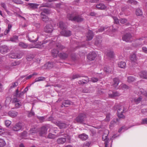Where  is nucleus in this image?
I'll use <instances>...</instances> for the list:
<instances>
[{
    "instance_id": "1",
    "label": "nucleus",
    "mask_w": 147,
    "mask_h": 147,
    "mask_svg": "<svg viewBox=\"0 0 147 147\" xmlns=\"http://www.w3.org/2000/svg\"><path fill=\"white\" fill-rule=\"evenodd\" d=\"M59 26L60 28L63 30L61 32V34L62 35L65 36H68L71 35V32L69 30H63L66 28L67 26L62 22H59Z\"/></svg>"
},
{
    "instance_id": "2",
    "label": "nucleus",
    "mask_w": 147,
    "mask_h": 147,
    "mask_svg": "<svg viewBox=\"0 0 147 147\" xmlns=\"http://www.w3.org/2000/svg\"><path fill=\"white\" fill-rule=\"evenodd\" d=\"M67 18L69 20L78 22H82L83 20V19L80 16H74L73 15L69 14L67 15Z\"/></svg>"
},
{
    "instance_id": "3",
    "label": "nucleus",
    "mask_w": 147,
    "mask_h": 147,
    "mask_svg": "<svg viewBox=\"0 0 147 147\" xmlns=\"http://www.w3.org/2000/svg\"><path fill=\"white\" fill-rule=\"evenodd\" d=\"M86 117V115L85 114H80L76 117L74 121V122L75 123H83L85 121V118Z\"/></svg>"
},
{
    "instance_id": "4",
    "label": "nucleus",
    "mask_w": 147,
    "mask_h": 147,
    "mask_svg": "<svg viewBox=\"0 0 147 147\" xmlns=\"http://www.w3.org/2000/svg\"><path fill=\"white\" fill-rule=\"evenodd\" d=\"M54 129L51 128L49 130V134L47 136V138L49 139H54L57 137L60 136L61 135L60 134H57V135H55L52 134L51 132H53L55 133H56V130L55 129Z\"/></svg>"
},
{
    "instance_id": "5",
    "label": "nucleus",
    "mask_w": 147,
    "mask_h": 147,
    "mask_svg": "<svg viewBox=\"0 0 147 147\" xmlns=\"http://www.w3.org/2000/svg\"><path fill=\"white\" fill-rule=\"evenodd\" d=\"M48 128L45 126L41 127L40 129L39 134L40 136H45L47 133Z\"/></svg>"
},
{
    "instance_id": "6",
    "label": "nucleus",
    "mask_w": 147,
    "mask_h": 147,
    "mask_svg": "<svg viewBox=\"0 0 147 147\" xmlns=\"http://www.w3.org/2000/svg\"><path fill=\"white\" fill-rule=\"evenodd\" d=\"M50 13L49 11L47 9H44L43 12H42L41 13V18L42 20L45 22H46L48 20V18L46 16L45 13L48 14Z\"/></svg>"
},
{
    "instance_id": "7",
    "label": "nucleus",
    "mask_w": 147,
    "mask_h": 147,
    "mask_svg": "<svg viewBox=\"0 0 147 147\" xmlns=\"http://www.w3.org/2000/svg\"><path fill=\"white\" fill-rule=\"evenodd\" d=\"M145 38L144 37H142L137 40L136 42L137 45L136 46L141 47L144 44H147V42L145 40Z\"/></svg>"
},
{
    "instance_id": "8",
    "label": "nucleus",
    "mask_w": 147,
    "mask_h": 147,
    "mask_svg": "<svg viewBox=\"0 0 147 147\" xmlns=\"http://www.w3.org/2000/svg\"><path fill=\"white\" fill-rule=\"evenodd\" d=\"M145 38L144 37H142L137 40L136 42L137 45L136 46L141 47L144 44H147V42L145 40Z\"/></svg>"
},
{
    "instance_id": "9",
    "label": "nucleus",
    "mask_w": 147,
    "mask_h": 147,
    "mask_svg": "<svg viewBox=\"0 0 147 147\" xmlns=\"http://www.w3.org/2000/svg\"><path fill=\"white\" fill-rule=\"evenodd\" d=\"M124 111V107L123 106H121L117 110V116L119 118H124V116L123 114Z\"/></svg>"
},
{
    "instance_id": "10",
    "label": "nucleus",
    "mask_w": 147,
    "mask_h": 147,
    "mask_svg": "<svg viewBox=\"0 0 147 147\" xmlns=\"http://www.w3.org/2000/svg\"><path fill=\"white\" fill-rule=\"evenodd\" d=\"M105 132L106 134H104L102 136V140H103L105 141V147H108V139H107L108 134L109 133V131L108 130H106Z\"/></svg>"
},
{
    "instance_id": "11",
    "label": "nucleus",
    "mask_w": 147,
    "mask_h": 147,
    "mask_svg": "<svg viewBox=\"0 0 147 147\" xmlns=\"http://www.w3.org/2000/svg\"><path fill=\"white\" fill-rule=\"evenodd\" d=\"M131 37L132 36L130 33H127L123 36L122 39L123 41L128 42L131 41Z\"/></svg>"
},
{
    "instance_id": "12",
    "label": "nucleus",
    "mask_w": 147,
    "mask_h": 147,
    "mask_svg": "<svg viewBox=\"0 0 147 147\" xmlns=\"http://www.w3.org/2000/svg\"><path fill=\"white\" fill-rule=\"evenodd\" d=\"M96 56V54L94 52L90 53L87 56V58L89 60L92 61L94 59Z\"/></svg>"
},
{
    "instance_id": "13",
    "label": "nucleus",
    "mask_w": 147,
    "mask_h": 147,
    "mask_svg": "<svg viewBox=\"0 0 147 147\" xmlns=\"http://www.w3.org/2000/svg\"><path fill=\"white\" fill-rule=\"evenodd\" d=\"M53 30V27L52 25H47L45 28V31L48 33H51Z\"/></svg>"
},
{
    "instance_id": "14",
    "label": "nucleus",
    "mask_w": 147,
    "mask_h": 147,
    "mask_svg": "<svg viewBox=\"0 0 147 147\" xmlns=\"http://www.w3.org/2000/svg\"><path fill=\"white\" fill-rule=\"evenodd\" d=\"M9 51L8 47L5 45L2 46L0 49L1 53L3 54H5Z\"/></svg>"
},
{
    "instance_id": "15",
    "label": "nucleus",
    "mask_w": 147,
    "mask_h": 147,
    "mask_svg": "<svg viewBox=\"0 0 147 147\" xmlns=\"http://www.w3.org/2000/svg\"><path fill=\"white\" fill-rule=\"evenodd\" d=\"M22 127L21 123H17L13 127L12 130L15 131H18L21 129Z\"/></svg>"
},
{
    "instance_id": "16",
    "label": "nucleus",
    "mask_w": 147,
    "mask_h": 147,
    "mask_svg": "<svg viewBox=\"0 0 147 147\" xmlns=\"http://www.w3.org/2000/svg\"><path fill=\"white\" fill-rule=\"evenodd\" d=\"M56 124L59 127L60 129L65 128L68 125H67L62 122L59 121L56 122Z\"/></svg>"
},
{
    "instance_id": "17",
    "label": "nucleus",
    "mask_w": 147,
    "mask_h": 147,
    "mask_svg": "<svg viewBox=\"0 0 147 147\" xmlns=\"http://www.w3.org/2000/svg\"><path fill=\"white\" fill-rule=\"evenodd\" d=\"M109 97L113 98L115 96H119L120 95V94L117 92H113L111 91H110L108 93Z\"/></svg>"
},
{
    "instance_id": "18",
    "label": "nucleus",
    "mask_w": 147,
    "mask_h": 147,
    "mask_svg": "<svg viewBox=\"0 0 147 147\" xmlns=\"http://www.w3.org/2000/svg\"><path fill=\"white\" fill-rule=\"evenodd\" d=\"M93 34L91 30H89L87 35V39L88 40H90L92 39Z\"/></svg>"
},
{
    "instance_id": "19",
    "label": "nucleus",
    "mask_w": 147,
    "mask_h": 147,
    "mask_svg": "<svg viewBox=\"0 0 147 147\" xmlns=\"http://www.w3.org/2000/svg\"><path fill=\"white\" fill-rule=\"evenodd\" d=\"M46 43V41H44L40 44H36L33 46L31 48H35L38 49L41 48L44 46V44Z\"/></svg>"
},
{
    "instance_id": "20",
    "label": "nucleus",
    "mask_w": 147,
    "mask_h": 147,
    "mask_svg": "<svg viewBox=\"0 0 147 147\" xmlns=\"http://www.w3.org/2000/svg\"><path fill=\"white\" fill-rule=\"evenodd\" d=\"M139 75L141 78L147 79V73L146 71H144L141 72L139 73Z\"/></svg>"
},
{
    "instance_id": "21",
    "label": "nucleus",
    "mask_w": 147,
    "mask_h": 147,
    "mask_svg": "<svg viewBox=\"0 0 147 147\" xmlns=\"http://www.w3.org/2000/svg\"><path fill=\"white\" fill-rule=\"evenodd\" d=\"M142 99V96H140L138 98H136L132 99L131 101L132 102L135 103L137 104L140 102Z\"/></svg>"
},
{
    "instance_id": "22",
    "label": "nucleus",
    "mask_w": 147,
    "mask_h": 147,
    "mask_svg": "<svg viewBox=\"0 0 147 147\" xmlns=\"http://www.w3.org/2000/svg\"><path fill=\"white\" fill-rule=\"evenodd\" d=\"M138 94H141L145 96H147V91H145L143 88H138Z\"/></svg>"
},
{
    "instance_id": "23",
    "label": "nucleus",
    "mask_w": 147,
    "mask_h": 147,
    "mask_svg": "<svg viewBox=\"0 0 147 147\" xmlns=\"http://www.w3.org/2000/svg\"><path fill=\"white\" fill-rule=\"evenodd\" d=\"M66 141V139L65 138H61L58 139L57 141L58 144H63Z\"/></svg>"
},
{
    "instance_id": "24",
    "label": "nucleus",
    "mask_w": 147,
    "mask_h": 147,
    "mask_svg": "<svg viewBox=\"0 0 147 147\" xmlns=\"http://www.w3.org/2000/svg\"><path fill=\"white\" fill-rule=\"evenodd\" d=\"M8 114L9 115L10 117H14L17 115L18 113L17 112L12 111H9Z\"/></svg>"
},
{
    "instance_id": "25",
    "label": "nucleus",
    "mask_w": 147,
    "mask_h": 147,
    "mask_svg": "<svg viewBox=\"0 0 147 147\" xmlns=\"http://www.w3.org/2000/svg\"><path fill=\"white\" fill-rule=\"evenodd\" d=\"M73 103L69 100H65L64 101L62 104V107H67L68 105H72Z\"/></svg>"
},
{
    "instance_id": "26",
    "label": "nucleus",
    "mask_w": 147,
    "mask_h": 147,
    "mask_svg": "<svg viewBox=\"0 0 147 147\" xmlns=\"http://www.w3.org/2000/svg\"><path fill=\"white\" fill-rule=\"evenodd\" d=\"M113 81L114 83L113 84V86L115 88H116L118 85V84L119 83V80L117 78H115L113 79Z\"/></svg>"
},
{
    "instance_id": "27",
    "label": "nucleus",
    "mask_w": 147,
    "mask_h": 147,
    "mask_svg": "<svg viewBox=\"0 0 147 147\" xmlns=\"http://www.w3.org/2000/svg\"><path fill=\"white\" fill-rule=\"evenodd\" d=\"M79 138L82 140H86L88 138V136L84 134L79 135Z\"/></svg>"
},
{
    "instance_id": "28",
    "label": "nucleus",
    "mask_w": 147,
    "mask_h": 147,
    "mask_svg": "<svg viewBox=\"0 0 147 147\" xmlns=\"http://www.w3.org/2000/svg\"><path fill=\"white\" fill-rule=\"evenodd\" d=\"M89 80L88 78H86L85 79H83L82 80H80L78 81V83L79 84H83L86 83L88 82Z\"/></svg>"
},
{
    "instance_id": "29",
    "label": "nucleus",
    "mask_w": 147,
    "mask_h": 147,
    "mask_svg": "<svg viewBox=\"0 0 147 147\" xmlns=\"http://www.w3.org/2000/svg\"><path fill=\"white\" fill-rule=\"evenodd\" d=\"M1 6L4 9V10L6 11V12L8 14L10 15H11V13H10L7 10V7L5 4L4 3H1L0 4Z\"/></svg>"
},
{
    "instance_id": "30",
    "label": "nucleus",
    "mask_w": 147,
    "mask_h": 147,
    "mask_svg": "<svg viewBox=\"0 0 147 147\" xmlns=\"http://www.w3.org/2000/svg\"><path fill=\"white\" fill-rule=\"evenodd\" d=\"M96 7L99 9H104L106 8V6L103 4L100 3L96 5Z\"/></svg>"
},
{
    "instance_id": "31",
    "label": "nucleus",
    "mask_w": 147,
    "mask_h": 147,
    "mask_svg": "<svg viewBox=\"0 0 147 147\" xmlns=\"http://www.w3.org/2000/svg\"><path fill=\"white\" fill-rule=\"evenodd\" d=\"M14 101L15 102V106L16 108L19 107L21 105L20 102L16 98L14 99Z\"/></svg>"
},
{
    "instance_id": "32",
    "label": "nucleus",
    "mask_w": 147,
    "mask_h": 147,
    "mask_svg": "<svg viewBox=\"0 0 147 147\" xmlns=\"http://www.w3.org/2000/svg\"><path fill=\"white\" fill-rule=\"evenodd\" d=\"M119 67L123 68H124L126 66V63L124 61H121L119 62L118 64Z\"/></svg>"
},
{
    "instance_id": "33",
    "label": "nucleus",
    "mask_w": 147,
    "mask_h": 147,
    "mask_svg": "<svg viewBox=\"0 0 147 147\" xmlns=\"http://www.w3.org/2000/svg\"><path fill=\"white\" fill-rule=\"evenodd\" d=\"M59 57L62 59H65L68 57V55L65 53H61L59 54Z\"/></svg>"
},
{
    "instance_id": "34",
    "label": "nucleus",
    "mask_w": 147,
    "mask_h": 147,
    "mask_svg": "<svg viewBox=\"0 0 147 147\" xmlns=\"http://www.w3.org/2000/svg\"><path fill=\"white\" fill-rule=\"evenodd\" d=\"M130 59L132 62H136L137 60L136 55L135 54H132L130 56Z\"/></svg>"
},
{
    "instance_id": "35",
    "label": "nucleus",
    "mask_w": 147,
    "mask_h": 147,
    "mask_svg": "<svg viewBox=\"0 0 147 147\" xmlns=\"http://www.w3.org/2000/svg\"><path fill=\"white\" fill-rule=\"evenodd\" d=\"M59 51L58 50L56 49H54L52 51L51 53L52 56L55 57H56L58 54Z\"/></svg>"
},
{
    "instance_id": "36",
    "label": "nucleus",
    "mask_w": 147,
    "mask_h": 147,
    "mask_svg": "<svg viewBox=\"0 0 147 147\" xmlns=\"http://www.w3.org/2000/svg\"><path fill=\"white\" fill-rule=\"evenodd\" d=\"M136 80L135 78L133 76H129L127 78V82H132Z\"/></svg>"
},
{
    "instance_id": "37",
    "label": "nucleus",
    "mask_w": 147,
    "mask_h": 147,
    "mask_svg": "<svg viewBox=\"0 0 147 147\" xmlns=\"http://www.w3.org/2000/svg\"><path fill=\"white\" fill-rule=\"evenodd\" d=\"M19 89L17 88L16 90V93L15 94V96L16 97L20 96L21 95H22L24 93L23 92H22L19 94Z\"/></svg>"
},
{
    "instance_id": "38",
    "label": "nucleus",
    "mask_w": 147,
    "mask_h": 147,
    "mask_svg": "<svg viewBox=\"0 0 147 147\" xmlns=\"http://www.w3.org/2000/svg\"><path fill=\"white\" fill-rule=\"evenodd\" d=\"M12 27L11 25L10 24H8V28L4 31V34L5 35L7 34L9 32L10 29Z\"/></svg>"
},
{
    "instance_id": "39",
    "label": "nucleus",
    "mask_w": 147,
    "mask_h": 147,
    "mask_svg": "<svg viewBox=\"0 0 147 147\" xmlns=\"http://www.w3.org/2000/svg\"><path fill=\"white\" fill-rule=\"evenodd\" d=\"M18 37L17 36H14L10 39V41L12 42H16L18 40Z\"/></svg>"
},
{
    "instance_id": "40",
    "label": "nucleus",
    "mask_w": 147,
    "mask_h": 147,
    "mask_svg": "<svg viewBox=\"0 0 147 147\" xmlns=\"http://www.w3.org/2000/svg\"><path fill=\"white\" fill-rule=\"evenodd\" d=\"M28 5L30 8H36L37 6V5L36 4L34 3H29L28 4Z\"/></svg>"
},
{
    "instance_id": "41",
    "label": "nucleus",
    "mask_w": 147,
    "mask_h": 147,
    "mask_svg": "<svg viewBox=\"0 0 147 147\" xmlns=\"http://www.w3.org/2000/svg\"><path fill=\"white\" fill-rule=\"evenodd\" d=\"M19 44V46L24 49L28 47L27 44L23 42H20Z\"/></svg>"
},
{
    "instance_id": "42",
    "label": "nucleus",
    "mask_w": 147,
    "mask_h": 147,
    "mask_svg": "<svg viewBox=\"0 0 147 147\" xmlns=\"http://www.w3.org/2000/svg\"><path fill=\"white\" fill-rule=\"evenodd\" d=\"M107 55L111 58H113L114 57L113 52L112 51H110L108 52L107 54Z\"/></svg>"
},
{
    "instance_id": "43",
    "label": "nucleus",
    "mask_w": 147,
    "mask_h": 147,
    "mask_svg": "<svg viewBox=\"0 0 147 147\" xmlns=\"http://www.w3.org/2000/svg\"><path fill=\"white\" fill-rule=\"evenodd\" d=\"M5 145V142L3 139L0 138V147H3Z\"/></svg>"
},
{
    "instance_id": "44",
    "label": "nucleus",
    "mask_w": 147,
    "mask_h": 147,
    "mask_svg": "<svg viewBox=\"0 0 147 147\" xmlns=\"http://www.w3.org/2000/svg\"><path fill=\"white\" fill-rule=\"evenodd\" d=\"M9 57L12 59H16V53H11L9 55Z\"/></svg>"
},
{
    "instance_id": "45",
    "label": "nucleus",
    "mask_w": 147,
    "mask_h": 147,
    "mask_svg": "<svg viewBox=\"0 0 147 147\" xmlns=\"http://www.w3.org/2000/svg\"><path fill=\"white\" fill-rule=\"evenodd\" d=\"M136 15L140 16L142 14V12L140 9H137L136 11Z\"/></svg>"
},
{
    "instance_id": "46",
    "label": "nucleus",
    "mask_w": 147,
    "mask_h": 147,
    "mask_svg": "<svg viewBox=\"0 0 147 147\" xmlns=\"http://www.w3.org/2000/svg\"><path fill=\"white\" fill-rule=\"evenodd\" d=\"M104 71L106 73H111L112 71V70L109 67H105L104 68Z\"/></svg>"
},
{
    "instance_id": "47",
    "label": "nucleus",
    "mask_w": 147,
    "mask_h": 147,
    "mask_svg": "<svg viewBox=\"0 0 147 147\" xmlns=\"http://www.w3.org/2000/svg\"><path fill=\"white\" fill-rule=\"evenodd\" d=\"M36 130L37 129L35 128H31L29 131V134L32 135L33 134L36 133L37 132Z\"/></svg>"
},
{
    "instance_id": "48",
    "label": "nucleus",
    "mask_w": 147,
    "mask_h": 147,
    "mask_svg": "<svg viewBox=\"0 0 147 147\" xmlns=\"http://www.w3.org/2000/svg\"><path fill=\"white\" fill-rule=\"evenodd\" d=\"M18 85V82H16L13 83H12L10 85V88H15Z\"/></svg>"
},
{
    "instance_id": "49",
    "label": "nucleus",
    "mask_w": 147,
    "mask_h": 147,
    "mask_svg": "<svg viewBox=\"0 0 147 147\" xmlns=\"http://www.w3.org/2000/svg\"><path fill=\"white\" fill-rule=\"evenodd\" d=\"M127 3L131 4L136 5L137 3L138 2L135 0H129L127 1Z\"/></svg>"
},
{
    "instance_id": "50",
    "label": "nucleus",
    "mask_w": 147,
    "mask_h": 147,
    "mask_svg": "<svg viewBox=\"0 0 147 147\" xmlns=\"http://www.w3.org/2000/svg\"><path fill=\"white\" fill-rule=\"evenodd\" d=\"M127 3L131 4L136 5L137 3L138 2L135 0H129L127 1Z\"/></svg>"
},
{
    "instance_id": "51",
    "label": "nucleus",
    "mask_w": 147,
    "mask_h": 147,
    "mask_svg": "<svg viewBox=\"0 0 147 147\" xmlns=\"http://www.w3.org/2000/svg\"><path fill=\"white\" fill-rule=\"evenodd\" d=\"M45 78L41 77H39L38 78H36L35 80V82H39L40 81H42L44 80H45Z\"/></svg>"
},
{
    "instance_id": "52",
    "label": "nucleus",
    "mask_w": 147,
    "mask_h": 147,
    "mask_svg": "<svg viewBox=\"0 0 147 147\" xmlns=\"http://www.w3.org/2000/svg\"><path fill=\"white\" fill-rule=\"evenodd\" d=\"M45 66H47V68L50 69L53 67V63L48 62L45 65Z\"/></svg>"
},
{
    "instance_id": "53",
    "label": "nucleus",
    "mask_w": 147,
    "mask_h": 147,
    "mask_svg": "<svg viewBox=\"0 0 147 147\" xmlns=\"http://www.w3.org/2000/svg\"><path fill=\"white\" fill-rule=\"evenodd\" d=\"M20 63V62L19 61H14L11 63V66H15L18 65Z\"/></svg>"
},
{
    "instance_id": "54",
    "label": "nucleus",
    "mask_w": 147,
    "mask_h": 147,
    "mask_svg": "<svg viewBox=\"0 0 147 147\" xmlns=\"http://www.w3.org/2000/svg\"><path fill=\"white\" fill-rule=\"evenodd\" d=\"M11 123V121L9 120H7L5 121V125L7 127L9 126L10 125Z\"/></svg>"
},
{
    "instance_id": "55",
    "label": "nucleus",
    "mask_w": 147,
    "mask_h": 147,
    "mask_svg": "<svg viewBox=\"0 0 147 147\" xmlns=\"http://www.w3.org/2000/svg\"><path fill=\"white\" fill-rule=\"evenodd\" d=\"M23 55L22 53H16V58L20 59L21 58Z\"/></svg>"
},
{
    "instance_id": "56",
    "label": "nucleus",
    "mask_w": 147,
    "mask_h": 147,
    "mask_svg": "<svg viewBox=\"0 0 147 147\" xmlns=\"http://www.w3.org/2000/svg\"><path fill=\"white\" fill-rule=\"evenodd\" d=\"M15 3L18 4H22L23 2L21 0H12Z\"/></svg>"
},
{
    "instance_id": "57",
    "label": "nucleus",
    "mask_w": 147,
    "mask_h": 147,
    "mask_svg": "<svg viewBox=\"0 0 147 147\" xmlns=\"http://www.w3.org/2000/svg\"><path fill=\"white\" fill-rule=\"evenodd\" d=\"M37 75V74L36 73H34L30 75L29 76H27L26 77V79L28 80L30 78H31L34 75Z\"/></svg>"
},
{
    "instance_id": "58",
    "label": "nucleus",
    "mask_w": 147,
    "mask_h": 147,
    "mask_svg": "<svg viewBox=\"0 0 147 147\" xmlns=\"http://www.w3.org/2000/svg\"><path fill=\"white\" fill-rule=\"evenodd\" d=\"M141 123L142 124H147V118L142 119Z\"/></svg>"
},
{
    "instance_id": "59",
    "label": "nucleus",
    "mask_w": 147,
    "mask_h": 147,
    "mask_svg": "<svg viewBox=\"0 0 147 147\" xmlns=\"http://www.w3.org/2000/svg\"><path fill=\"white\" fill-rule=\"evenodd\" d=\"M126 129V127L125 126H123V127H121L119 130V133L122 130H123V131H124L125 130L127 129Z\"/></svg>"
},
{
    "instance_id": "60",
    "label": "nucleus",
    "mask_w": 147,
    "mask_h": 147,
    "mask_svg": "<svg viewBox=\"0 0 147 147\" xmlns=\"http://www.w3.org/2000/svg\"><path fill=\"white\" fill-rule=\"evenodd\" d=\"M98 78L93 77L91 78V81L93 82H95L98 81Z\"/></svg>"
},
{
    "instance_id": "61",
    "label": "nucleus",
    "mask_w": 147,
    "mask_h": 147,
    "mask_svg": "<svg viewBox=\"0 0 147 147\" xmlns=\"http://www.w3.org/2000/svg\"><path fill=\"white\" fill-rule=\"evenodd\" d=\"M120 22L121 24H124L126 22L127 20L125 19H121L120 20Z\"/></svg>"
},
{
    "instance_id": "62",
    "label": "nucleus",
    "mask_w": 147,
    "mask_h": 147,
    "mask_svg": "<svg viewBox=\"0 0 147 147\" xmlns=\"http://www.w3.org/2000/svg\"><path fill=\"white\" fill-rule=\"evenodd\" d=\"M57 47L60 50H61L64 48L63 46L61 45L60 44H58L56 45Z\"/></svg>"
},
{
    "instance_id": "63",
    "label": "nucleus",
    "mask_w": 147,
    "mask_h": 147,
    "mask_svg": "<svg viewBox=\"0 0 147 147\" xmlns=\"http://www.w3.org/2000/svg\"><path fill=\"white\" fill-rule=\"evenodd\" d=\"M34 58V57L32 55H28L27 57V59L28 61H31Z\"/></svg>"
},
{
    "instance_id": "64",
    "label": "nucleus",
    "mask_w": 147,
    "mask_h": 147,
    "mask_svg": "<svg viewBox=\"0 0 147 147\" xmlns=\"http://www.w3.org/2000/svg\"><path fill=\"white\" fill-rule=\"evenodd\" d=\"M113 18L115 23L118 24L119 23L118 20L117 18L116 17H113Z\"/></svg>"
}]
</instances>
